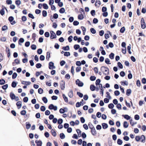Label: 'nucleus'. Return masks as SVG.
<instances>
[{"mask_svg": "<svg viewBox=\"0 0 146 146\" xmlns=\"http://www.w3.org/2000/svg\"><path fill=\"white\" fill-rule=\"evenodd\" d=\"M141 27L143 29H144L146 27V24L144 22L143 18H142L141 20Z\"/></svg>", "mask_w": 146, "mask_h": 146, "instance_id": "f257e3e1", "label": "nucleus"}, {"mask_svg": "<svg viewBox=\"0 0 146 146\" xmlns=\"http://www.w3.org/2000/svg\"><path fill=\"white\" fill-rule=\"evenodd\" d=\"M102 68L104 74H105V75H106L109 74V69L108 68L105 67H103Z\"/></svg>", "mask_w": 146, "mask_h": 146, "instance_id": "f03ea898", "label": "nucleus"}, {"mask_svg": "<svg viewBox=\"0 0 146 146\" xmlns=\"http://www.w3.org/2000/svg\"><path fill=\"white\" fill-rule=\"evenodd\" d=\"M50 33V38L51 39H53L56 38V34L53 31H51Z\"/></svg>", "mask_w": 146, "mask_h": 146, "instance_id": "7ed1b4c3", "label": "nucleus"}, {"mask_svg": "<svg viewBox=\"0 0 146 146\" xmlns=\"http://www.w3.org/2000/svg\"><path fill=\"white\" fill-rule=\"evenodd\" d=\"M49 68L50 69H53L55 68V67L54 66V64L52 62H50L49 63Z\"/></svg>", "mask_w": 146, "mask_h": 146, "instance_id": "20e7f679", "label": "nucleus"}, {"mask_svg": "<svg viewBox=\"0 0 146 146\" xmlns=\"http://www.w3.org/2000/svg\"><path fill=\"white\" fill-rule=\"evenodd\" d=\"M76 84L79 86L82 87L83 85V83L82 82H80L78 79L76 81Z\"/></svg>", "mask_w": 146, "mask_h": 146, "instance_id": "39448f33", "label": "nucleus"}, {"mask_svg": "<svg viewBox=\"0 0 146 146\" xmlns=\"http://www.w3.org/2000/svg\"><path fill=\"white\" fill-rule=\"evenodd\" d=\"M140 140L139 141L143 143H144L145 142V137L143 135H141L140 137Z\"/></svg>", "mask_w": 146, "mask_h": 146, "instance_id": "423d86ee", "label": "nucleus"}, {"mask_svg": "<svg viewBox=\"0 0 146 146\" xmlns=\"http://www.w3.org/2000/svg\"><path fill=\"white\" fill-rule=\"evenodd\" d=\"M35 142L36 143L37 146H42V142L41 141H38L37 140H36L35 141Z\"/></svg>", "mask_w": 146, "mask_h": 146, "instance_id": "0eeeda50", "label": "nucleus"}, {"mask_svg": "<svg viewBox=\"0 0 146 146\" xmlns=\"http://www.w3.org/2000/svg\"><path fill=\"white\" fill-rule=\"evenodd\" d=\"M16 105L18 107V109H20L22 106V102L21 101H19L16 103Z\"/></svg>", "mask_w": 146, "mask_h": 146, "instance_id": "6e6552de", "label": "nucleus"}, {"mask_svg": "<svg viewBox=\"0 0 146 146\" xmlns=\"http://www.w3.org/2000/svg\"><path fill=\"white\" fill-rule=\"evenodd\" d=\"M10 97L11 99L12 100H14L15 98V97H16L15 95L12 92H11L10 93Z\"/></svg>", "mask_w": 146, "mask_h": 146, "instance_id": "1a4fd4ad", "label": "nucleus"}, {"mask_svg": "<svg viewBox=\"0 0 146 146\" xmlns=\"http://www.w3.org/2000/svg\"><path fill=\"white\" fill-rule=\"evenodd\" d=\"M122 116L127 120H130L131 118V117L128 115H123Z\"/></svg>", "mask_w": 146, "mask_h": 146, "instance_id": "9d476101", "label": "nucleus"}, {"mask_svg": "<svg viewBox=\"0 0 146 146\" xmlns=\"http://www.w3.org/2000/svg\"><path fill=\"white\" fill-rule=\"evenodd\" d=\"M21 83L23 84H25L27 85H29L31 84V82L29 81H23Z\"/></svg>", "mask_w": 146, "mask_h": 146, "instance_id": "9b49d317", "label": "nucleus"}, {"mask_svg": "<svg viewBox=\"0 0 146 146\" xmlns=\"http://www.w3.org/2000/svg\"><path fill=\"white\" fill-rule=\"evenodd\" d=\"M61 89L62 90H64V82L63 80H62L60 83Z\"/></svg>", "mask_w": 146, "mask_h": 146, "instance_id": "f8f14e48", "label": "nucleus"}, {"mask_svg": "<svg viewBox=\"0 0 146 146\" xmlns=\"http://www.w3.org/2000/svg\"><path fill=\"white\" fill-rule=\"evenodd\" d=\"M24 41V39L23 38H20L19 41V44L20 45H21L22 44L21 43H23Z\"/></svg>", "mask_w": 146, "mask_h": 146, "instance_id": "ddd939ff", "label": "nucleus"}, {"mask_svg": "<svg viewBox=\"0 0 146 146\" xmlns=\"http://www.w3.org/2000/svg\"><path fill=\"white\" fill-rule=\"evenodd\" d=\"M123 127L125 128H127L129 126V123L126 121H125L123 122Z\"/></svg>", "mask_w": 146, "mask_h": 146, "instance_id": "4468645a", "label": "nucleus"}, {"mask_svg": "<svg viewBox=\"0 0 146 146\" xmlns=\"http://www.w3.org/2000/svg\"><path fill=\"white\" fill-rule=\"evenodd\" d=\"M129 122L131 125L132 126H133L137 124V122H134L133 121V120L131 119L129 120Z\"/></svg>", "mask_w": 146, "mask_h": 146, "instance_id": "2eb2a0df", "label": "nucleus"}, {"mask_svg": "<svg viewBox=\"0 0 146 146\" xmlns=\"http://www.w3.org/2000/svg\"><path fill=\"white\" fill-rule=\"evenodd\" d=\"M5 83V80L3 79H1L0 80V85H3Z\"/></svg>", "mask_w": 146, "mask_h": 146, "instance_id": "dca6fc26", "label": "nucleus"}, {"mask_svg": "<svg viewBox=\"0 0 146 146\" xmlns=\"http://www.w3.org/2000/svg\"><path fill=\"white\" fill-rule=\"evenodd\" d=\"M26 128L27 129H29L31 127V124L28 122L26 123Z\"/></svg>", "mask_w": 146, "mask_h": 146, "instance_id": "f3484780", "label": "nucleus"}, {"mask_svg": "<svg viewBox=\"0 0 146 146\" xmlns=\"http://www.w3.org/2000/svg\"><path fill=\"white\" fill-rule=\"evenodd\" d=\"M106 48H109V46L112 48L113 47V44L112 42H110L109 44V46L107 45L106 46Z\"/></svg>", "mask_w": 146, "mask_h": 146, "instance_id": "a211bd4d", "label": "nucleus"}, {"mask_svg": "<svg viewBox=\"0 0 146 146\" xmlns=\"http://www.w3.org/2000/svg\"><path fill=\"white\" fill-rule=\"evenodd\" d=\"M5 10H4V8L2 7V8L0 10V13L3 16L5 14Z\"/></svg>", "mask_w": 146, "mask_h": 146, "instance_id": "6ab92c4d", "label": "nucleus"}, {"mask_svg": "<svg viewBox=\"0 0 146 146\" xmlns=\"http://www.w3.org/2000/svg\"><path fill=\"white\" fill-rule=\"evenodd\" d=\"M17 85V83L15 81H13L11 84V86L13 88H15Z\"/></svg>", "mask_w": 146, "mask_h": 146, "instance_id": "aec40b11", "label": "nucleus"}, {"mask_svg": "<svg viewBox=\"0 0 146 146\" xmlns=\"http://www.w3.org/2000/svg\"><path fill=\"white\" fill-rule=\"evenodd\" d=\"M68 95L70 97H72L73 96V92L72 91H70L68 93Z\"/></svg>", "mask_w": 146, "mask_h": 146, "instance_id": "412c9836", "label": "nucleus"}, {"mask_svg": "<svg viewBox=\"0 0 146 146\" xmlns=\"http://www.w3.org/2000/svg\"><path fill=\"white\" fill-rule=\"evenodd\" d=\"M90 90L92 91H94L96 89V87L93 85H91L90 86Z\"/></svg>", "mask_w": 146, "mask_h": 146, "instance_id": "4be33fe9", "label": "nucleus"}, {"mask_svg": "<svg viewBox=\"0 0 146 146\" xmlns=\"http://www.w3.org/2000/svg\"><path fill=\"white\" fill-rule=\"evenodd\" d=\"M8 29V27L6 25H4L2 28V31H5Z\"/></svg>", "mask_w": 146, "mask_h": 146, "instance_id": "5701e85b", "label": "nucleus"}, {"mask_svg": "<svg viewBox=\"0 0 146 146\" xmlns=\"http://www.w3.org/2000/svg\"><path fill=\"white\" fill-rule=\"evenodd\" d=\"M8 84H6L5 85H3L2 86V88L4 90H6L8 88Z\"/></svg>", "mask_w": 146, "mask_h": 146, "instance_id": "b1692460", "label": "nucleus"}, {"mask_svg": "<svg viewBox=\"0 0 146 146\" xmlns=\"http://www.w3.org/2000/svg\"><path fill=\"white\" fill-rule=\"evenodd\" d=\"M131 90L130 89H127L126 91V95L129 96L131 94Z\"/></svg>", "mask_w": 146, "mask_h": 146, "instance_id": "393cba45", "label": "nucleus"}, {"mask_svg": "<svg viewBox=\"0 0 146 146\" xmlns=\"http://www.w3.org/2000/svg\"><path fill=\"white\" fill-rule=\"evenodd\" d=\"M14 18L13 16H10L8 18V20L10 22H12L14 20Z\"/></svg>", "mask_w": 146, "mask_h": 146, "instance_id": "a878e982", "label": "nucleus"}, {"mask_svg": "<svg viewBox=\"0 0 146 146\" xmlns=\"http://www.w3.org/2000/svg\"><path fill=\"white\" fill-rule=\"evenodd\" d=\"M102 126L103 128L104 129H106L108 127V125L106 123H103L102 124Z\"/></svg>", "mask_w": 146, "mask_h": 146, "instance_id": "bb28decb", "label": "nucleus"}, {"mask_svg": "<svg viewBox=\"0 0 146 146\" xmlns=\"http://www.w3.org/2000/svg\"><path fill=\"white\" fill-rule=\"evenodd\" d=\"M42 15L44 17H46L47 15L46 11L45 10H43L42 12Z\"/></svg>", "mask_w": 146, "mask_h": 146, "instance_id": "cd10ccee", "label": "nucleus"}, {"mask_svg": "<svg viewBox=\"0 0 146 146\" xmlns=\"http://www.w3.org/2000/svg\"><path fill=\"white\" fill-rule=\"evenodd\" d=\"M42 100L45 103H46L48 102V100L47 98L45 97H43L42 98Z\"/></svg>", "mask_w": 146, "mask_h": 146, "instance_id": "c85d7f7f", "label": "nucleus"}, {"mask_svg": "<svg viewBox=\"0 0 146 146\" xmlns=\"http://www.w3.org/2000/svg\"><path fill=\"white\" fill-rule=\"evenodd\" d=\"M84 16L82 14L79 15L78 16V19L80 20H82L84 18Z\"/></svg>", "mask_w": 146, "mask_h": 146, "instance_id": "c756f323", "label": "nucleus"}, {"mask_svg": "<svg viewBox=\"0 0 146 146\" xmlns=\"http://www.w3.org/2000/svg\"><path fill=\"white\" fill-rule=\"evenodd\" d=\"M43 8L46 9H47L48 8V7L47 5L45 3H44L43 4Z\"/></svg>", "mask_w": 146, "mask_h": 146, "instance_id": "7c9ffc66", "label": "nucleus"}, {"mask_svg": "<svg viewBox=\"0 0 146 146\" xmlns=\"http://www.w3.org/2000/svg\"><path fill=\"white\" fill-rule=\"evenodd\" d=\"M58 123L59 124H61L63 121V120L62 119H59L57 120Z\"/></svg>", "mask_w": 146, "mask_h": 146, "instance_id": "2f4dec72", "label": "nucleus"}, {"mask_svg": "<svg viewBox=\"0 0 146 146\" xmlns=\"http://www.w3.org/2000/svg\"><path fill=\"white\" fill-rule=\"evenodd\" d=\"M17 75V74L16 72H14L12 75V78L13 79L16 78Z\"/></svg>", "mask_w": 146, "mask_h": 146, "instance_id": "473e14b6", "label": "nucleus"}, {"mask_svg": "<svg viewBox=\"0 0 146 146\" xmlns=\"http://www.w3.org/2000/svg\"><path fill=\"white\" fill-rule=\"evenodd\" d=\"M92 133L93 135H95L96 133L95 129H92L91 130Z\"/></svg>", "mask_w": 146, "mask_h": 146, "instance_id": "72a5a7b5", "label": "nucleus"}, {"mask_svg": "<svg viewBox=\"0 0 146 146\" xmlns=\"http://www.w3.org/2000/svg\"><path fill=\"white\" fill-rule=\"evenodd\" d=\"M128 72L129 73L128 74V77L129 79H131L132 78V75L131 74V73L130 71L129 70L128 71Z\"/></svg>", "mask_w": 146, "mask_h": 146, "instance_id": "f704fd0d", "label": "nucleus"}, {"mask_svg": "<svg viewBox=\"0 0 146 146\" xmlns=\"http://www.w3.org/2000/svg\"><path fill=\"white\" fill-rule=\"evenodd\" d=\"M76 131L78 134V136L80 137L81 133V131L79 129H77L76 130Z\"/></svg>", "mask_w": 146, "mask_h": 146, "instance_id": "c9c22d12", "label": "nucleus"}, {"mask_svg": "<svg viewBox=\"0 0 146 146\" xmlns=\"http://www.w3.org/2000/svg\"><path fill=\"white\" fill-rule=\"evenodd\" d=\"M96 79V77L94 76H91L90 78V80L92 81L95 80Z\"/></svg>", "mask_w": 146, "mask_h": 146, "instance_id": "e433bc0d", "label": "nucleus"}, {"mask_svg": "<svg viewBox=\"0 0 146 146\" xmlns=\"http://www.w3.org/2000/svg\"><path fill=\"white\" fill-rule=\"evenodd\" d=\"M121 105L120 104H117L116 106L117 108L119 110H121Z\"/></svg>", "mask_w": 146, "mask_h": 146, "instance_id": "4c0bfd02", "label": "nucleus"}, {"mask_svg": "<svg viewBox=\"0 0 146 146\" xmlns=\"http://www.w3.org/2000/svg\"><path fill=\"white\" fill-rule=\"evenodd\" d=\"M114 106V105L112 103L110 104L108 106V108L110 109H112Z\"/></svg>", "mask_w": 146, "mask_h": 146, "instance_id": "58836bf2", "label": "nucleus"}, {"mask_svg": "<svg viewBox=\"0 0 146 146\" xmlns=\"http://www.w3.org/2000/svg\"><path fill=\"white\" fill-rule=\"evenodd\" d=\"M42 65L40 63H38L36 65V68H40Z\"/></svg>", "mask_w": 146, "mask_h": 146, "instance_id": "ea45409f", "label": "nucleus"}, {"mask_svg": "<svg viewBox=\"0 0 146 146\" xmlns=\"http://www.w3.org/2000/svg\"><path fill=\"white\" fill-rule=\"evenodd\" d=\"M31 47L32 49L33 50H35L36 48V46L35 44H32L31 46Z\"/></svg>", "mask_w": 146, "mask_h": 146, "instance_id": "a19ab883", "label": "nucleus"}, {"mask_svg": "<svg viewBox=\"0 0 146 146\" xmlns=\"http://www.w3.org/2000/svg\"><path fill=\"white\" fill-rule=\"evenodd\" d=\"M42 49L41 48H39L38 49L37 51V52L38 54H40L42 53Z\"/></svg>", "mask_w": 146, "mask_h": 146, "instance_id": "79ce46f5", "label": "nucleus"}, {"mask_svg": "<svg viewBox=\"0 0 146 146\" xmlns=\"http://www.w3.org/2000/svg\"><path fill=\"white\" fill-rule=\"evenodd\" d=\"M38 92L39 94H42L43 92V90L41 88H39L38 90Z\"/></svg>", "mask_w": 146, "mask_h": 146, "instance_id": "37998d69", "label": "nucleus"}, {"mask_svg": "<svg viewBox=\"0 0 146 146\" xmlns=\"http://www.w3.org/2000/svg\"><path fill=\"white\" fill-rule=\"evenodd\" d=\"M114 54L112 53H111V54L109 55V57L111 59H113L114 58Z\"/></svg>", "mask_w": 146, "mask_h": 146, "instance_id": "c03bdc74", "label": "nucleus"}, {"mask_svg": "<svg viewBox=\"0 0 146 146\" xmlns=\"http://www.w3.org/2000/svg\"><path fill=\"white\" fill-rule=\"evenodd\" d=\"M117 143L118 144L121 145L122 144L123 141L121 139H118L117 141Z\"/></svg>", "mask_w": 146, "mask_h": 146, "instance_id": "a18cd8bd", "label": "nucleus"}, {"mask_svg": "<svg viewBox=\"0 0 146 146\" xmlns=\"http://www.w3.org/2000/svg\"><path fill=\"white\" fill-rule=\"evenodd\" d=\"M121 84L123 85H127L128 84V83L127 81H122L121 82Z\"/></svg>", "mask_w": 146, "mask_h": 146, "instance_id": "49530a36", "label": "nucleus"}, {"mask_svg": "<svg viewBox=\"0 0 146 146\" xmlns=\"http://www.w3.org/2000/svg\"><path fill=\"white\" fill-rule=\"evenodd\" d=\"M101 80L100 79H98L96 80V86L100 84Z\"/></svg>", "mask_w": 146, "mask_h": 146, "instance_id": "de8ad7c7", "label": "nucleus"}, {"mask_svg": "<svg viewBox=\"0 0 146 146\" xmlns=\"http://www.w3.org/2000/svg\"><path fill=\"white\" fill-rule=\"evenodd\" d=\"M26 111L25 110H23L21 111V114L22 115H25L26 113Z\"/></svg>", "mask_w": 146, "mask_h": 146, "instance_id": "09e8293b", "label": "nucleus"}, {"mask_svg": "<svg viewBox=\"0 0 146 146\" xmlns=\"http://www.w3.org/2000/svg\"><path fill=\"white\" fill-rule=\"evenodd\" d=\"M134 118L136 120H138L140 119V117L139 115L137 114L135 115Z\"/></svg>", "mask_w": 146, "mask_h": 146, "instance_id": "8fccbe9b", "label": "nucleus"}, {"mask_svg": "<svg viewBox=\"0 0 146 146\" xmlns=\"http://www.w3.org/2000/svg\"><path fill=\"white\" fill-rule=\"evenodd\" d=\"M40 109L42 111H44L46 110V108L44 106H42L40 107Z\"/></svg>", "mask_w": 146, "mask_h": 146, "instance_id": "3c124183", "label": "nucleus"}, {"mask_svg": "<svg viewBox=\"0 0 146 146\" xmlns=\"http://www.w3.org/2000/svg\"><path fill=\"white\" fill-rule=\"evenodd\" d=\"M53 107H54V105L52 104H50L48 106V108L50 110H53Z\"/></svg>", "mask_w": 146, "mask_h": 146, "instance_id": "603ef678", "label": "nucleus"}, {"mask_svg": "<svg viewBox=\"0 0 146 146\" xmlns=\"http://www.w3.org/2000/svg\"><path fill=\"white\" fill-rule=\"evenodd\" d=\"M101 4V2L100 1H96L95 3V5L96 6H97L98 5H100Z\"/></svg>", "mask_w": 146, "mask_h": 146, "instance_id": "864d4df0", "label": "nucleus"}, {"mask_svg": "<svg viewBox=\"0 0 146 146\" xmlns=\"http://www.w3.org/2000/svg\"><path fill=\"white\" fill-rule=\"evenodd\" d=\"M80 46L78 44H75L74 46V48L76 50L80 48Z\"/></svg>", "mask_w": 146, "mask_h": 146, "instance_id": "5fc2aeb1", "label": "nucleus"}, {"mask_svg": "<svg viewBox=\"0 0 146 146\" xmlns=\"http://www.w3.org/2000/svg\"><path fill=\"white\" fill-rule=\"evenodd\" d=\"M44 36L46 37H48L50 36V34L48 32H46L44 33Z\"/></svg>", "mask_w": 146, "mask_h": 146, "instance_id": "6e6d98bb", "label": "nucleus"}, {"mask_svg": "<svg viewBox=\"0 0 146 146\" xmlns=\"http://www.w3.org/2000/svg\"><path fill=\"white\" fill-rule=\"evenodd\" d=\"M117 65L120 68L122 69L123 68V65L120 62H118L117 63Z\"/></svg>", "mask_w": 146, "mask_h": 146, "instance_id": "4d7b16f0", "label": "nucleus"}, {"mask_svg": "<svg viewBox=\"0 0 146 146\" xmlns=\"http://www.w3.org/2000/svg\"><path fill=\"white\" fill-rule=\"evenodd\" d=\"M30 45V42L29 41H27L25 43V46L26 47H29Z\"/></svg>", "mask_w": 146, "mask_h": 146, "instance_id": "13d9d810", "label": "nucleus"}, {"mask_svg": "<svg viewBox=\"0 0 146 146\" xmlns=\"http://www.w3.org/2000/svg\"><path fill=\"white\" fill-rule=\"evenodd\" d=\"M125 30V27H123L120 30V32L121 33H123Z\"/></svg>", "mask_w": 146, "mask_h": 146, "instance_id": "bf43d9fd", "label": "nucleus"}, {"mask_svg": "<svg viewBox=\"0 0 146 146\" xmlns=\"http://www.w3.org/2000/svg\"><path fill=\"white\" fill-rule=\"evenodd\" d=\"M15 4L17 5H19L21 4V1L20 0H17L15 1Z\"/></svg>", "mask_w": 146, "mask_h": 146, "instance_id": "052dcab7", "label": "nucleus"}, {"mask_svg": "<svg viewBox=\"0 0 146 146\" xmlns=\"http://www.w3.org/2000/svg\"><path fill=\"white\" fill-rule=\"evenodd\" d=\"M23 101L25 102H27L28 101V98L27 97H26L24 98Z\"/></svg>", "mask_w": 146, "mask_h": 146, "instance_id": "680f3d73", "label": "nucleus"}, {"mask_svg": "<svg viewBox=\"0 0 146 146\" xmlns=\"http://www.w3.org/2000/svg\"><path fill=\"white\" fill-rule=\"evenodd\" d=\"M28 16L29 17L31 18L32 19H34L35 18V17L33 15L30 13L29 14Z\"/></svg>", "mask_w": 146, "mask_h": 146, "instance_id": "e2e57ef3", "label": "nucleus"}, {"mask_svg": "<svg viewBox=\"0 0 146 146\" xmlns=\"http://www.w3.org/2000/svg\"><path fill=\"white\" fill-rule=\"evenodd\" d=\"M105 62L106 63L108 64H110V60L108 58H106V59L105 60Z\"/></svg>", "mask_w": 146, "mask_h": 146, "instance_id": "0e129e2a", "label": "nucleus"}, {"mask_svg": "<svg viewBox=\"0 0 146 146\" xmlns=\"http://www.w3.org/2000/svg\"><path fill=\"white\" fill-rule=\"evenodd\" d=\"M40 60L41 61H43L45 59V57L43 55H41L40 56Z\"/></svg>", "mask_w": 146, "mask_h": 146, "instance_id": "69168bd1", "label": "nucleus"}, {"mask_svg": "<svg viewBox=\"0 0 146 146\" xmlns=\"http://www.w3.org/2000/svg\"><path fill=\"white\" fill-rule=\"evenodd\" d=\"M90 31L92 33L94 34L96 33V30L93 28L91 29Z\"/></svg>", "mask_w": 146, "mask_h": 146, "instance_id": "338daca9", "label": "nucleus"}, {"mask_svg": "<svg viewBox=\"0 0 146 146\" xmlns=\"http://www.w3.org/2000/svg\"><path fill=\"white\" fill-rule=\"evenodd\" d=\"M6 2L8 5H10L12 3V1L11 0H7Z\"/></svg>", "mask_w": 146, "mask_h": 146, "instance_id": "774afa93", "label": "nucleus"}]
</instances>
